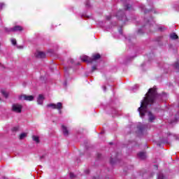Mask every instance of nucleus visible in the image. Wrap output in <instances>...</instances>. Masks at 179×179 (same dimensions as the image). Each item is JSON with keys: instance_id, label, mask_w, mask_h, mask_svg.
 Wrapping results in <instances>:
<instances>
[{"instance_id": "obj_37", "label": "nucleus", "mask_w": 179, "mask_h": 179, "mask_svg": "<svg viewBox=\"0 0 179 179\" xmlns=\"http://www.w3.org/2000/svg\"><path fill=\"white\" fill-rule=\"evenodd\" d=\"M20 48H23V47L20 46Z\"/></svg>"}, {"instance_id": "obj_3", "label": "nucleus", "mask_w": 179, "mask_h": 179, "mask_svg": "<svg viewBox=\"0 0 179 179\" xmlns=\"http://www.w3.org/2000/svg\"><path fill=\"white\" fill-rule=\"evenodd\" d=\"M22 108H23V106H22V104L20 103H14L12 106V110L14 113H22Z\"/></svg>"}, {"instance_id": "obj_19", "label": "nucleus", "mask_w": 179, "mask_h": 179, "mask_svg": "<svg viewBox=\"0 0 179 179\" xmlns=\"http://www.w3.org/2000/svg\"><path fill=\"white\" fill-rule=\"evenodd\" d=\"M110 163L111 164H114V163H117V157H115V158L111 157Z\"/></svg>"}, {"instance_id": "obj_20", "label": "nucleus", "mask_w": 179, "mask_h": 179, "mask_svg": "<svg viewBox=\"0 0 179 179\" xmlns=\"http://www.w3.org/2000/svg\"><path fill=\"white\" fill-rule=\"evenodd\" d=\"M131 8H132V6H131V4H127L124 6L125 10H129V9H131Z\"/></svg>"}, {"instance_id": "obj_14", "label": "nucleus", "mask_w": 179, "mask_h": 179, "mask_svg": "<svg viewBox=\"0 0 179 179\" xmlns=\"http://www.w3.org/2000/svg\"><path fill=\"white\" fill-rule=\"evenodd\" d=\"M138 157H139V159H141V160H143L146 159V153L143 152H139L138 154Z\"/></svg>"}, {"instance_id": "obj_23", "label": "nucleus", "mask_w": 179, "mask_h": 179, "mask_svg": "<svg viewBox=\"0 0 179 179\" xmlns=\"http://www.w3.org/2000/svg\"><path fill=\"white\" fill-rule=\"evenodd\" d=\"M13 131H19V127H13Z\"/></svg>"}, {"instance_id": "obj_33", "label": "nucleus", "mask_w": 179, "mask_h": 179, "mask_svg": "<svg viewBox=\"0 0 179 179\" xmlns=\"http://www.w3.org/2000/svg\"><path fill=\"white\" fill-rule=\"evenodd\" d=\"M103 89L104 92H106V86H103Z\"/></svg>"}, {"instance_id": "obj_2", "label": "nucleus", "mask_w": 179, "mask_h": 179, "mask_svg": "<svg viewBox=\"0 0 179 179\" xmlns=\"http://www.w3.org/2000/svg\"><path fill=\"white\" fill-rule=\"evenodd\" d=\"M47 107H51L53 109L58 110L59 114H62V103L58 102L57 103L48 104Z\"/></svg>"}, {"instance_id": "obj_18", "label": "nucleus", "mask_w": 179, "mask_h": 179, "mask_svg": "<svg viewBox=\"0 0 179 179\" xmlns=\"http://www.w3.org/2000/svg\"><path fill=\"white\" fill-rule=\"evenodd\" d=\"M27 136V134L26 133H22L20 135V139L22 140V139H24V138H26Z\"/></svg>"}, {"instance_id": "obj_11", "label": "nucleus", "mask_w": 179, "mask_h": 179, "mask_svg": "<svg viewBox=\"0 0 179 179\" xmlns=\"http://www.w3.org/2000/svg\"><path fill=\"white\" fill-rule=\"evenodd\" d=\"M62 130L65 136H68V135H69V130H68V127L65 125H62Z\"/></svg>"}, {"instance_id": "obj_12", "label": "nucleus", "mask_w": 179, "mask_h": 179, "mask_svg": "<svg viewBox=\"0 0 179 179\" xmlns=\"http://www.w3.org/2000/svg\"><path fill=\"white\" fill-rule=\"evenodd\" d=\"M100 58H101V55H100L99 53H96L92 55V59L91 61L93 62V61H97L98 59H100Z\"/></svg>"}, {"instance_id": "obj_9", "label": "nucleus", "mask_w": 179, "mask_h": 179, "mask_svg": "<svg viewBox=\"0 0 179 179\" xmlns=\"http://www.w3.org/2000/svg\"><path fill=\"white\" fill-rule=\"evenodd\" d=\"M44 95L43 94H39L38 98H37V103L40 106H43V103H44Z\"/></svg>"}, {"instance_id": "obj_29", "label": "nucleus", "mask_w": 179, "mask_h": 179, "mask_svg": "<svg viewBox=\"0 0 179 179\" xmlns=\"http://www.w3.org/2000/svg\"><path fill=\"white\" fill-rule=\"evenodd\" d=\"M159 29L161 30V31H163V30H166V28H164V27H163V28L160 27V28H159Z\"/></svg>"}, {"instance_id": "obj_26", "label": "nucleus", "mask_w": 179, "mask_h": 179, "mask_svg": "<svg viewBox=\"0 0 179 179\" xmlns=\"http://www.w3.org/2000/svg\"><path fill=\"white\" fill-rule=\"evenodd\" d=\"M75 177V174L72 173H70V178H74Z\"/></svg>"}, {"instance_id": "obj_17", "label": "nucleus", "mask_w": 179, "mask_h": 179, "mask_svg": "<svg viewBox=\"0 0 179 179\" xmlns=\"http://www.w3.org/2000/svg\"><path fill=\"white\" fill-rule=\"evenodd\" d=\"M1 94H3V96L6 99H8V97L9 96V94H8L5 90H1Z\"/></svg>"}, {"instance_id": "obj_5", "label": "nucleus", "mask_w": 179, "mask_h": 179, "mask_svg": "<svg viewBox=\"0 0 179 179\" xmlns=\"http://www.w3.org/2000/svg\"><path fill=\"white\" fill-rule=\"evenodd\" d=\"M20 100H26L27 101H33L34 100V96L32 95L22 94L19 96Z\"/></svg>"}, {"instance_id": "obj_25", "label": "nucleus", "mask_w": 179, "mask_h": 179, "mask_svg": "<svg viewBox=\"0 0 179 179\" xmlns=\"http://www.w3.org/2000/svg\"><path fill=\"white\" fill-rule=\"evenodd\" d=\"M85 6H86L87 8H90V3L89 1H87V2L86 3V4H85Z\"/></svg>"}, {"instance_id": "obj_6", "label": "nucleus", "mask_w": 179, "mask_h": 179, "mask_svg": "<svg viewBox=\"0 0 179 179\" xmlns=\"http://www.w3.org/2000/svg\"><path fill=\"white\" fill-rule=\"evenodd\" d=\"M116 17H117L119 20H125L127 18L125 13H124V10H120L117 13Z\"/></svg>"}, {"instance_id": "obj_31", "label": "nucleus", "mask_w": 179, "mask_h": 179, "mask_svg": "<svg viewBox=\"0 0 179 179\" xmlns=\"http://www.w3.org/2000/svg\"><path fill=\"white\" fill-rule=\"evenodd\" d=\"M106 19H107V20H110V19H111V17L108 16V17H106Z\"/></svg>"}, {"instance_id": "obj_1", "label": "nucleus", "mask_w": 179, "mask_h": 179, "mask_svg": "<svg viewBox=\"0 0 179 179\" xmlns=\"http://www.w3.org/2000/svg\"><path fill=\"white\" fill-rule=\"evenodd\" d=\"M163 95L157 94V90L155 87L150 88L143 100L141 101V106L138 108V111L140 114L141 118H144L145 115L148 116V120L150 122H153L156 120V117L149 111V106H152L156 100L162 99Z\"/></svg>"}, {"instance_id": "obj_4", "label": "nucleus", "mask_w": 179, "mask_h": 179, "mask_svg": "<svg viewBox=\"0 0 179 179\" xmlns=\"http://www.w3.org/2000/svg\"><path fill=\"white\" fill-rule=\"evenodd\" d=\"M5 31L8 32L23 31V27H22V26L17 25L13 28H5Z\"/></svg>"}, {"instance_id": "obj_35", "label": "nucleus", "mask_w": 179, "mask_h": 179, "mask_svg": "<svg viewBox=\"0 0 179 179\" xmlns=\"http://www.w3.org/2000/svg\"><path fill=\"white\" fill-rule=\"evenodd\" d=\"M0 67H2V64L0 63Z\"/></svg>"}, {"instance_id": "obj_32", "label": "nucleus", "mask_w": 179, "mask_h": 179, "mask_svg": "<svg viewBox=\"0 0 179 179\" xmlns=\"http://www.w3.org/2000/svg\"><path fill=\"white\" fill-rule=\"evenodd\" d=\"M138 33H139V34H141V33H142V29H139V30H138Z\"/></svg>"}, {"instance_id": "obj_24", "label": "nucleus", "mask_w": 179, "mask_h": 179, "mask_svg": "<svg viewBox=\"0 0 179 179\" xmlns=\"http://www.w3.org/2000/svg\"><path fill=\"white\" fill-rule=\"evenodd\" d=\"M175 68H179V62L175 63Z\"/></svg>"}, {"instance_id": "obj_38", "label": "nucleus", "mask_w": 179, "mask_h": 179, "mask_svg": "<svg viewBox=\"0 0 179 179\" xmlns=\"http://www.w3.org/2000/svg\"><path fill=\"white\" fill-rule=\"evenodd\" d=\"M77 65H79V63H77Z\"/></svg>"}, {"instance_id": "obj_34", "label": "nucleus", "mask_w": 179, "mask_h": 179, "mask_svg": "<svg viewBox=\"0 0 179 179\" xmlns=\"http://www.w3.org/2000/svg\"><path fill=\"white\" fill-rule=\"evenodd\" d=\"M71 64H73V59H71Z\"/></svg>"}, {"instance_id": "obj_22", "label": "nucleus", "mask_w": 179, "mask_h": 179, "mask_svg": "<svg viewBox=\"0 0 179 179\" xmlns=\"http://www.w3.org/2000/svg\"><path fill=\"white\" fill-rule=\"evenodd\" d=\"M11 43H12L13 45H16V44H17L16 39L12 38Z\"/></svg>"}, {"instance_id": "obj_10", "label": "nucleus", "mask_w": 179, "mask_h": 179, "mask_svg": "<svg viewBox=\"0 0 179 179\" xmlns=\"http://www.w3.org/2000/svg\"><path fill=\"white\" fill-rule=\"evenodd\" d=\"M35 57L36 58H40V59H43V58H45L46 57V55H45V52H37L36 54H35Z\"/></svg>"}, {"instance_id": "obj_36", "label": "nucleus", "mask_w": 179, "mask_h": 179, "mask_svg": "<svg viewBox=\"0 0 179 179\" xmlns=\"http://www.w3.org/2000/svg\"><path fill=\"white\" fill-rule=\"evenodd\" d=\"M135 87H138V85H135Z\"/></svg>"}, {"instance_id": "obj_7", "label": "nucleus", "mask_w": 179, "mask_h": 179, "mask_svg": "<svg viewBox=\"0 0 179 179\" xmlns=\"http://www.w3.org/2000/svg\"><path fill=\"white\" fill-rule=\"evenodd\" d=\"M155 21H153V18H150V20H148L146 24L144 25V27L150 29V31H152V27H153Z\"/></svg>"}, {"instance_id": "obj_13", "label": "nucleus", "mask_w": 179, "mask_h": 179, "mask_svg": "<svg viewBox=\"0 0 179 179\" xmlns=\"http://www.w3.org/2000/svg\"><path fill=\"white\" fill-rule=\"evenodd\" d=\"M80 59L83 61V62H92L90 58L86 55L80 56Z\"/></svg>"}, {"instance_id": "obj_16", "label": "nucleus", "mask_w": 179, "mask_h": 179, "mask_svg": "<svg viewBox=\"0 0 179 179\" xmlns=\"http://www.w3.org/2000/svg\"><path fill=\"white\" fill-rule=\"evenodd\" d=\"M32 139L36 143H40V138L37 136H33Z\"/></svg>"}, {"instance_id": "obj_30", "label": "nucleus", "mask_w": 179, "mask_h": 179, "mask_svg": "<svg viewBox=\"0 0 179 179\" xmlns=\"http://www.w3.org/2000/svg\"><path fill=\"white\" fill-rule=\"evenodd\" d=\"M150 11V10H145L144 11V13L146 14V13H149Z\"/></svg>"}, {"instance_id": "obj_21", "label": "nucleus", "mask_w": 179, "mask_h": 179, "mask_svg": "<svg viewBox=\"0 0 179 179\" xmlns=\"http://www.w3.org/2000/svg\"><path fill=\"white\" fill-rule=\"evenodd\" d=\"M157 179H164V176L162 173H159L157 176Z\"/></svg>"}, {"instance_id": "obj_40", "label": "nucleus", "mask_w": 179, "mask_h": 179, "mask_svg": "<svg viewBox=\"0 0 179 179\" xmlns=\"http://www.w3.org/2000/svg\"><path fill=\"white\" fill-rule=\"evenodd\" d=\"M0 101H1V98H0Z\"/></svg>"}, {"instance_id": "obj_15", "label": "nucleus", "mask_w": 179, "mask_h": 179, "mask_svg": "<svg viewBox=\"0 0 179 179\" xmlns=\"http://www.w3.org/2000/svg\"><path fill=\"white\" fill-rule=\"evenodd\" d=\"M170 37L172 40H177L178 39V35H177V34L176 33H172L170 35Z\"/></svg>"}, {"instance_id": "obj_8", "label": "nucleus", "mask_w": 179, "mask_h": 179, "mask_svg": "<svg viewBox=\"0 0 179 179\" xmlns=\"http://www.w3.org/2000/svg\"><path fill=\"white\" fill-rule=\"evenodd\" d=\"M148 128V125L146 124H142V123H138L137 125V129H138V132H143V131H145Z\"/></svg>"}, {"instance_id": "obj_39", "label": "nucleus", "mask_w": 179, "mask_h": 179, "mask_svg": "<svg viewBox=\"0 0 179 179\" xmlns=\"http://www.w3.org/2000/svg\"><path fill=\"white\" fill-rule=\"evenodd\" d=\"M66 71H68V69H66Z\"/></svg>"}, {"instance_id": "obj_27", "label": "nucleus", "mask_w": 179, "mask_h": 179, "mask_svg": "<svg viewBox=\"0 0 179 179\" xmlns=\"http://www.w3.org/2000/svg\"><path fill=\"white\" fill-rule=\"evenodd\" d=\"M3 6H5V4H3V3H0V9H2Z\"/></svg>"}, {"instance_id": "obj_28", "label": "nucleus", "mask_w": 179, "mask_h": 179, "mask_svg": "<svg viewBox=\"0 0 179 179\" xmlns=\"http://www.w3.org/2000/svg\"><path fill=\"white\" fill-rule=\"evenodd\" d=\"M97 71V68H93L92 72H96Z\"/></svg>"}]
</instances>
